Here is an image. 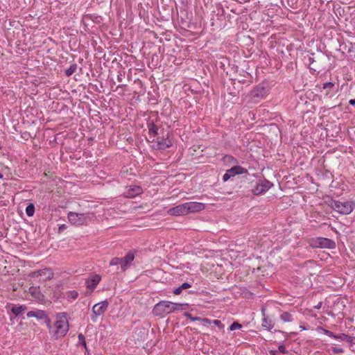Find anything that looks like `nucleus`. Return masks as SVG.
Returning <instances> with one entry per match:
<instances>
[{
  "label": "nucleus",
  "instance_id": "obj_1",
  "mask_svg": "<svg viewBox=\"0 0 355 355\" xmlns=\"http://www.w3.org/2000/svg\"><path fill=\"white\" fill-rule=\"evenodd\" d=\"M48 326L49 327L50 334L53 338L58 339L64 337L69 329L67 314L65 313L57 314L54 326L51 327L50 324Z\"/></svg>",
  "mask_w": 355,
  "mask_h": 355
},
{
  "label": "nucleus",
  "instance_id": "obj_2",
  "mask_svg": "<svg viewBox=\"0 0 355 355\" xmlns=\"http://www.w3.org/2000/svg\"><path fill=\"white\" fill-rule=\"evenodd\" d=\"M175 311V303L166 300H162L157 303L153 309L154 315L161 318Z\"/></svg>",
  "mask_w": 355,
  "mask_h": 355
},
{
  "label": "nucleus",
  "instance_id": "obj_3",
  "mask_svg": "<svg viewBox=\"0 0 355 355\" xmlns=\"http://www.w3.org/2000/svg\"><path fill=\"white\" fill-rule=\"evenodd\" d=\"M67 217L71 225L78 226L87 224L94 217V215L90 213L83 214L70 211Z\"/></svg>",
  "mask_w": 355,
  "mask_h": 355
},
{
  "label": "nucleus",
  "instance_id": "obj_4",
  "mask_svg": "<svg viewBox=\"0 0 355 355\" xmlns=\"http://www.w3.org/2000/svg\"><path fill=\"white\" fill-rule=\"evenodd\" d=\"M332 209L341 214H349L354 209V203L351 201L334 200L331 205Z\"/></svg>",
  "mask_w": 355,
  "mask_h": 355
},
{
  "label": "nucleus",
  "instance_id": "obj_5",
  "mask_svg": "<svg viewBox=\"0 0 355 355\" xmlns=\"http://www.w3.org/2000/svg\"><path fill=\"white\" fill-rule=\"evenodd\" d=\"M29 277L37 279L39 282H46L53 277V272L51 269L45 268L31 272Z\"/></svg>",
  "mask_w": 355,
  "mask_h": 355
},
{
  "label": "nucleus",
  "instance_id": "obj_6",
  "mask_svg": "<svg viewBox=\"0 0 355 355\" xmlns=\"http://www.w3.org/2000/svg\"><path fill=\"white\" fill-rule=\"evenodd\" d=\"M311 245L313 248L328 249H333L336 246V243L333 240L323 237H317L313 239L311 241Z\"/></svg>",
  "mask_w": 355,
  "mask_h": 355
},
{
  "label": "nucleus",
  "instance_id": "obj_7",
  "mask_svg": "<svg viewBox=\"0 0 355 355\" xmlns=\"http://www.w3.org/2000/svg\"><path fill=\"white\" fill-rule=\"evenodd\" d=\"M107 307L108 302L106 300L96 303L92 308V320L96 322L98 317L103 315Z\"/></svg>",
  "mask_w": 355,
  "mask_h": 355
},
{
  "label": "nucleus",
  "instance_id": "obj_8",
  "mask_svg": "<svg viewBox=\"0 0 355 355\" xmlns=\"http://www.w3.org/2000/svg\"><path fill=\"white\" fill-rule=\"evenodd\" d=\"M261 312L262 315V327L268 331L271 330L275 326L273 317L266 314V309L265 307L261 308Z\"/></svg>",
  "mask_w": 355,
  "mask_h": 355
},
{
  "label": "nucleus",
  "instance_id": "obj_9",
  "mask_svg": "<svg viewBox=\"0 0 355 355\" xmlns=\"http://www.w3.org/2000/svg\"><path fill=\"white\" fill-rule=\"evenodd\" d=\"M272 186V184L266 180H260L257 186L254 187V189L252 190V192L254 195H261L264 193H266L267 191H268L271 187Z\"/></svg>",
  "mask_w": 355,
  "mask_h": 355
},
{
  "label": "nucleus",
  "instance_id": "obj_10",
  "mask_svg": "<svg viewBox=\"0 0 355 355\" xmlns=\"http://www.w3.org/2000/svg\"><path fill=\"white\" fill-rule=\"evenodd\" d=\"M250 94L252 98L257 101L267 96L268 90L263 85H259L252 90Z\"/></svg>",
  "mask_w": 355,
  "mask_h": 355
},
{
  "label": "nucleus",
  "instance_id": "obj_11",
  "mask_svg": "<svg viewBox=\"0 0 355 355\" xmlns=\"http://www.w3.org/2000/svg\"><path fill=\"white\" fill-rule=\"evenodd\" d=\"M141 187L137 185H130L125 188L123 195L125 198H132L142 193Z\"/></svg>",
  "mask_w": 355,
  "mask_h": 355
},
{
  "label": "nucleus",
  "instance_id": "obj_12",
  "mask_svg": "<svg viewBox=\"0 0 355 355\" xmlns=\"http://www.w3.org/2000/svg\"><path fill=\"white\" fill-rule=\"evenodd\" d=\"M185 205L187 214L199 212L205 208L203 203L198 202H185Z\"/></svg>",
  "mask_w": 355,
  "mask_h": 355
},
{
  "label": "nucleus",
  "instance_id": "obj_13",
  "mask_svg": "<svg viewBox=\"0 0 355 355\" xmlns=\"http://www.w3.org/2000/svg\"><path fill=\"white\" fill-rule=\"evenodd\" d=\"M186 207L187 206L185 203H182L174 207L170 208L167 213L173 216H185L187 215Z\"/></svg>",
  "mask_w": 355,
  "mask_h": 355
},
{
  "label": "nucleus",
  "instance_id": "obj_14",
  "mask_svg": "<svg viewBox=\"0 0 355 355\" xmlns=\"http://www.w3.org/2000/svg\"><path fill=\"white\" fill-rule=\"evenodd\" d=\"M101 277L99 275H92L86 280V286L92 292L101 282Z\"/></svg>",
  "mask_w": 355,
  "mask_h": 355
},
{
  "label": "nucleus",
  "instance_id": "obj_15",
  "mask_svg": "<svg viewBox=\"0 0 355 355\" xmlns=\"http://www.w3.org/2000/svg\"><path fill=\"white\" fill-rule=\"evenodd\" d=\"M135 259V254L130 251L125 256L121 259V268L123 271L126 270L130 266Z\"/></svg>",
  "mask_w": 355,
  "mask_h": 355
},
{
  "label": "nucleus",
  "instance_id": "obj_16",
  "mask_svg": "<svg viewBox=\"0 0 355 355\" xmlns=\"http://www.w3.org/2000/svg\"><path fill=\"white\" fill-rule=\"evenodd\" d=\"M27 316L28 318L34 317L38 320H44L45 322L47 323V325H49L50 320L44 311H42V310L31 311L27 313Z\"/></svg>",
  "mask_w": 355,
  "mask_h": 355
},
{
  "label": "nucleus",
  "instance_id": "obj_17",
  "mask_svg": "<svg viewBox=\"0 0 355 355\" xmlns=\"http://www.w3.org/2000/svg\"><path fill=\"white\" fill-rule=\"evenodd\" d=\"M171 146H172V141L168 138V136L166 138L163 137L162 139H158V140L157 141V146L159 149H161V150H164L166 148L171 147Z\"/></svg>",
  "mask_w": 355,
  "mask_h": 355
},
{
  "label": "nucleus",
  "instance_id": "obj_18",
  "mask_svg": "<svg viewBox=\"0 0 355 355\" xmlns=\"http://www.w3.org/2000/svg\"><path fill=\"white\" fill-rule=\"evenodd\" d=\"M29 293L35 299L41 300L43 298L39 286H31L28 289Z\"/></svg>",
  "mask_w": 355,
  "mask_h": 355
},
{
  "label": "nucleus",
  "instance_id": "obj_19",
  "mask_svg": "<svg viewBox=\"0 0 355 355\" xmlns=\"http://www.w3.org/2000/svg\"><path fill=\"white\" fill-rule=\"evenodd\" d=\"M26 308L25 305H15L11 308V311L15 315L18 316L22 314Z\"/></svg>",
  "mask_w": 355,
  "mask_h": 355
},
{
  "label": "nucleus",
  "instance_id": "obj_20",
  "mask_svg": "<svg viewBox=\"0 0 355 355\" xmlns=\"http://www.w3.org/2000/svg\"><path fill=\"white\" fill-rule=\"evenodd\" d=\"M231 170L234 175H241L248 173V170L241 166H234L231 168Z\"/></svg>",
  "mask_w": 355,
  "mask_h": 355
},
{
  "label": "nucleus",
  "instance_id": "obj_21",
  "mask_svg": "<svg viewBox=\"0 0 355 355\" xmlns=\"http://www.w3.org/2000/svg\"><path fill=\"white\" fill-rule=\"evenodd\" d=\"M334 339L339 340H342V341H347L349 343L352 341L351 337L345 334H340L338 335L335 334V337H334Z\"/></svg>",
  "mask_w": 355,
  "mask_h": 355
},
{
  "label": "nucleus",
  "instance_id": "obj_22",
  "mask_svg": "<svg viewBox=\"0 0 355 355\" xmlns=\"http://www.w3.org/2000/svg\"><path fill=\"white\" fill-rule=\"evenodd\" d=\"M280 319L284 322H289L292 321V315L288 312H284L280 315Z\"/></svg>",
  "mask_w": 355,
  "mask_h": 355
},
{
  "label": "nucleus",
  "instance_id": "obj_23",
  "mask_svg": "<svg viewBox=\"0 0 355 355\" xmlns=\"http://www.w3.org/2000/svg\"><path fill=\"white\" fill-rule=\"evenodd\" d=\"M76 69H77V64H71L69 66V67L66 69L65 74L67 76H70L76 71Z\"/></svg>",
  "mask_w": 355,
  "mask_h": 355
},
{
  "label": "nucleus",
  "instance_id": "obj_24",
  "mask_svg": "<svg viewBox=\"0 0 355 355\" xmlns=\"http://www.w3.org/2000/svg\"><path fill=\"white\" fill-rule=\"evenodd\" d=\"M78 293L76 291H69L67 293V297L69 300H74L78 297Z\"/></svg>",
  "mask_w": 355,
  "mask_h": 355
},
{
  "label": "nucleus",
  "instance_id": "obj_25",
  "mask_svg": "<svg viewBox=\"0 0 355 355\" xmlns=\"http://www.w3.org/2000/svg\"><path fill=\"white\" fill-rule=\"evenodd\" d=\"M26 213L28 216H33L35 213V206L33 204L28 205L26 208Z\"/></svg>",
  "mask_w": 355,
  "mask_h": 355
},
{
  "label": "nucleus",
  "instance_id": "obj_26",
  "mask_svg": "<svg viewBox=\"0 0 355 355\" xmlns=\"http://www.w3.org/2000/svg\"><path fill=\"white\" fill-rule=\"evenodd\" d=\"M183 315L189 319H190L191 321H201L202 318L200 317H194L191 313L188 312L184 313Z\"/></svg>",
  "mask_w": 355,
  "mask_h": 355
},
{
  "label": "nucleus",
  "instance_id": "obj_27",
  "mask_svg": "<svg viewBox=\"0 0 355 355\" xmlns=\"http://www.w3.org/2000/svg\"><path fill=\"white\" fill-rule=\"evenodd\" d=\"M176 311L185 310L188 306L187 303H175Z\"/></svg>",
  "mask_w": 355,
  "mask_h": 355
},
{
  "label": "nucleus",
  "instance_id": "obj_28",
  "mask_svg": "<svg viewBox=\"0 0 355 355\" xmlns=\"http://www.w3.org/2000/svg\"><path fill=\"white\" fill-rule=\"evenodd\" d=\"M78 338L79 345H81L87 349L86 341H85V336L82 334H80L78 336Z\"/></svg>",
  "mask_w": 355,
  "mask_h": 355
},
{
  "label": "nucleus",
  "instance_id": "obj_29",
  "mask_svg": "<svg viewBox=\"0 0 355 355\" xmlns=\"http://www.w3.org/2000/svg\"><path fill=\"white\" fill-rule=\"evenodd\" d=\"M149 135L152 137H155L157 135V127L152 124L151 127L149 128L148 130Z\"/></svg>",
  "mask_w": 355,
  "mask_h": 355
},
{
  "label": "nucleus",
  "instance_id": "obj_30",
  "mask_svg": "<svg viewBox=\"0 0 355 355\" xmlns=\"http://www.w3.org/2000/svg\"><path fill=\"white\" fill-rule=\"evenodd\" d=\"M319 330L320 331H322L324 334H325L326 336H329L330 338H334V337H335V334L333 332H331V331H329L327 329H324L322 327H320Z\"/></svg>",
  "mask_w": 355,
  "mask_h": 355
},
{
  "label": "nucleus",
  "instance_id": "obj_31",
  "mask_svg": "<svg viewBox=\"0 0 355 355\" xmlns=\"http://www.w3.org/2000/svg\"><path fill=\"white\" fill-rule=\"evenodd\" d=\"M242 327V325L239 324L237 322H234L230 326V331H234L236 329H239Z\"/></svg>",
  "mask_w": 355,
  "mask_h": 355
},
{
  "label": "nucleus",
  "instance_id": "obj_32",
  "mask_svg": "<svg viewBox=\"0 0 355 355\" xmlns=\"http://www.w3.org/2000/svg\"><path fill=\"white\" fill-rule=\"evenodd\" d=\"M110 266H117V265H120L121 266V258H118V257L113 258L110 261Z\"/></svg>",
  "mask_w": 355,
  "mask_h": 355
},
{
  "label": "nucleus",
  "instance_id": "obj_33",
  "mask_svg": "<svg viewBox=\"0 0 355 355\" xmlns=\"http://www.w3.org/2000/svg\"><path fill=\"white\" fill-rule=\"evenodd\" d=\"M201 322L203 326L208 327L211 324V320L208 318H202Z\"/></svg>",
  "mask_w": 355,
  "mask_h": 355
},
{
  "label": "nucleus",
  "instance_id": "obj_34",
  "mask_svg": "<svg viewBox=\"0 0 355 355\" xmlns=\"http://www.w3.org/2000/svg\"><path fill=\"white\" fill-rule=\"evenodd\" d=\"M211 323H213L216 326L218 327L220 329H223L224 327V325L218 320H214L211 321Z\"/></svg>",
  "mask_w": 355,
  "mask_h": 355
},
{
  "label": "nucleus",
  "instance_id": "obj_35",
  "mask_svg": "<svg viewBox=\"0 0 355 355\" xmlns=\"http://www.w3.org/2000/svg\"><path fill=\"white\" fill-rule=\"evenodd\" d=\"M278 349L282 354H288V352L284 345H279Z\"/></svg>",
  "mask_w": 355,
  "mask_h": 355
},
{
  "label": "nucleus",
  "instance_id": "obj_36",
  "mask_svg": "<svg viewBox=\"0 0 355 355\" xmlns=\"http://www.w3.org/2000/svg\"><path fill=\"white\" fill-rule=\"evenodd\" d=\"M331 350L334 353H336V354L343 353L344 352L342 348L336 347H331Z\"/></svg>",
  "mask_w": 355,
  "mask_h": 355
},
{
  "label": "nucleus",
  "instance_id": "obj_37",
  "mask_svg": "<svg viewBox=\"0 0 355 355\" xmlns=\"http://www.w3.org/2000/svg\"><path fill=\"white\" fill-rule=\"evenodd\" d=\"M334 86V84L331 82H327L323 84L324 89L332 88Z\"/></svg>",
  "mask_w": 355,
  "mask_h": 355
},
{
  "label": "nucleus",
  "instance_id": "obj_38",
  "mask_svg": "<svg viewBox=\"0 0 355 355\" xmlns=\"http://www.w3.org/2000/svg\"><path fill=\"white\" fill-rule=\"evenodd\" d=\"M180 288L182 290L187 289L191 287V284L188 282L183 283L181 286H180Z\"/></svg>",
  "mask_w": 355,
  "mask_h": 355
},
{
  "label": "nucleus",
  "instance_id": "obj_39",
  "mask_svg": "<svg viewBox=\"0 0 355 355\" xmlns=\"http://www.w3.org/2000/svg\"><path fill=\"white\" fill-rule=\"evenodd\" d=\"M182 289L180 288V287L179 286V287H178V288L174 289L173 293L175 295H180L182 293Z\"/></svg>",
  "mask_w": 355,
  "mask_h": 355
},
{
  "label": "nucleus",
  "instance_id": "obj_40",
  "mask_svg": "<svg viewBox=\"0 0 355 355\" xmlns=\"http://www.w3.org/2000/svg\"><path fill=\"white\" fill-rule=\"evenodd\" d=\"M231 178L230 177V175L228 173H227V172L223 175V180L224 182H227V180H229Z\"/></svg>",
  "mask_w": 355,
  "mask_h": 355
},
{
  "label": "nucleus",
  "instance_id": "obj_41",
  "mask_svg": "<svg viewBox=\"0 0 355 355\" xmlns=\"http://www.w3.org/2000/svg\"><path fill=\"white\" fill-rule=\"evenodd\" d=\"M124 75V73H121V72H119L118 76H117V80L119 82H121L122 81V79H123V76Z\"/></svg>",
  "mask_w": 355,
  "mask_h": 355
},
{
  "label": "nucleus",
  "instance_id": "obj_42",
  "mask_svg": "<svg viewBox=\"0 0 355 355\" xmlns=\"http://www.w3.org/2000/svg\"><path fill=\"white\" fill-rule=\"evenodd\" d=\"M67 228V225L65 224L60 225L58 227V232H61Z\"/></svg>",
  "mask_w": 355,
  "mask_h": 355
},
{
  "label": "nucleus",
  "instance_id": "obj_43",
  "mask_svg": "<svg viewBox=\"0 0 355 355\" xmlns=\"http://www.w3.org/2000/svg\"><path fill=\"white\" fill-rule=\"evenodd\" d=\"M231 171H232V170H231V168H230V169L227 170V171H226V172H227V173H228V174L230 175V178L234 177L235 175H234V173H233L232 172H231Z\"/></svg>",
  "mask_w": 355,
  "mask_h": 355
},
{
  "label": "nucleus",
  "instance_id": "obj_44",
  "mask_svg": "<svg viewBox=\"0 0 355 355\" xmlns=\"http://www.w3.org/2000/svg\"><path fill=\"white\" fill-rule=\"evenodd\" d=\"M349 103L352 105H355V98L354 99H350Z\"/></svg>",
  "mask_w": 355,
  "mask_h": 355
},
{
  "label": "nucleus",
  "instance_id": "obj_45",
  "mask_svg": "<svg viewBox=\"0 0 355 355\" xmlns=\"http://www.w3.org/2000/svg\"><path fill=\"white\" fill-rule=\"evenodd\" d=\"M270 355H278V354H277V351H275V350H271V351L270 352Z\"/></svg>",
  "mask_w": 355,
  "mask_h": 355
},
{
  "label": "nucleus",
  "instance_id": "obj_46",
  "mask_svg": "<svg viewBox=\"0 0 355 355\" xmlns=\"http://www.w3.org/2000/svg\"><path fill=\"white\" fill-rule=\"evenodd\" d=\"M321 306V303H320L318 305L315 306L316 309H320Z\"/></svg>",
  "mask_w": 355,
  "mask_h": 355
},
{
  "label": "nucleus",
  "instance_id": "obj_47",
  "mask_svg": "<svg viewBox=\"0 0 355 355\" xmlns=\"http://www.w3.org/2000/svg\"><path fill=\"white\" fill-rule=\"evenodd\" d=\"M3 178V175L2 173H0V179Z\"/></svg>",
  "mask_w": 355,
  "mask_h": 355
},
{
  "label": "nucleus",
  "instance_id": "obj_48",
  "mask_svg": "<svg viewBox=\"0 0 355 355\" xmlns=\"http://www.w3.org/2000/svg\"><path fill=\"white\" fill-rule=\"evenodd\" d=\"M300 328H302V330L305 329V328H304V327H300Z\"/></svg>",
  "mask_w": 355,
  "mask_h": 355
}]
</instances>
